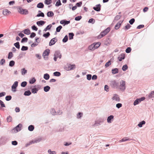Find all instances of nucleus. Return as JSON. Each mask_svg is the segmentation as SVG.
<instances>
[{
	"instance_id": "nucleus-1",
	"label": "nucleus",
	"mask_w": 154,
	"mask_h": 154,
	"mask_svg": "<svg viewBox=\"0 0 154 154\" xmlns=\"http://www.w3.org/2000/svg\"><path fill=\"white\" fill-rule=\"evenodd\" d=\"M106 118L102 117L98 119V120L95 121V124L94 125L96 124L101 125L103 124L104 121H106Z\"/></svg>"
},
{
	"instance_id": "nucleus-2",
	"label": "nucleus",
	"mask_w": 154,
	"mask_h": 154,
	"mask_svg": "<svg viewBox=\"0 0 154 154\" xmlns=\"http://www.w3.org/2000/svg\"><path fill=\"white\" fill-rule=\"evenodd\" d=\"M50 50L49 49H46L43 52L42 56L45 60H47L48 59V56L50 53Z\"/></svg>"
},
{
	"instance_id": "nucleus-3",
	"label": "nucleus",
	"mask_w": 154,
	"mask_h": 154,
	"mask_svg": "<svg viewBox=\"0 0 154 154\" xmlns=\"http://www.w3.org/2000/svg\"><path fill=\"white\" fill-rule=\"evenodd\" d=\"M118 88L122 91H124L125 89V81L122 80L120 82V85L119 86Z\"/></svg>"
},
{
	"instance_id": "nucleus-4",
	"label": "nucleus",
	"mask_w": 154,
	"mask_h": 154,
	"mask_svg": "<svg viewBox=\"0 0 154 154\" xmlns=\"http://www.w3.org/2000/svg\"><path fill=\"white\" fill-rule=\"evenodd\" d=\"M75 68V65L74 64H71L68 63L65 67V69L67 71L73 70Z\"/></svg>"
},
{
	"instance_id": "nucleus-5",
	"label": "nucleus",
	"mask_w": 154,
	"mask_h": 154,
	"mask_svg": "<svg viewBox=\"0 0 154 154\" xmlns=\"http://www.w3.org/2000/svg\"><path fill=\"white\" fill-rule=\"evenodd\" d=\"M110 85L113 88H118L119 87V83L115 80H113L111 82Z\"/></svg>"
},
{
	"instance_id": "nucleus-6",
	"label": "nucleus",
	"mask_w": 154,
	"mask_h": 154,
	"mask_svg": "<svg viewBox=\"0 0 154 154\" xmlns=\"http://www.w3.org/2000/svg\"><path fill=\"white\" fill-rule=\"evenodd\" d=\"M145 99V98L143 97L140 98H137L134 102V105L136 106L140 103L141 101H143Z\"/></svg>"
},
{
	"instance_id": "nucleus-7",
	"label": "nucleus",
	"mask_w": 154,
	"mask_h": 154,
	"mask_svg": "<svg viewBox=\"0 0 154 154\" xmlns=\"http://www.w3.org/2000/svg\"><path fill=\"white\" fill-rule=\"evenodd\" d=\"M18 82L17 81L15 82L11 86L12 91L14 92L16 91V89L18 86Z\"/></svg>"
},
{
	"instance_id": "nucleus-8",
	"label": "nucleus",
	"mask_w": 154,
	"mask_h": 154,
	"mask_svg": "<svg viewBox=\"0 0 154 154\" xmlns=\"http://www.w3.org/2000/svg\"><path fill=\"white\" fill-rule=\"evenodd\" d=\"M101 5L100 4L96 5L95 7H93V9L97 11H100L101 10Z\"/></svg>"
},
{
	"instance_id": "nucleus-9",
	"label": "nucleus",
	"mask_w": 154,
	"mask_h": 154,
	"mask_svg": "<svg viewBox=\"0 0 154 154\" xmlns=\"http://www.w3.org/2000/svg\"><path fill=\"white\" fill-rule=\"evenodd\" d=\"M57 41V38L56 37L52 38L50 41L49 43V45L52 46Z\"/></svg>"
},
{
	"instance_id": "nucleus-10",
	"label": "nucleus",
	"mask_w": 154,
	"mask_h": 154,
	"mask_svg": "<svg viewBox=\"0 0 154 154\" xmlns=\"http://www.w3.org/2000/svg\"><path fill=\"white\" fill-rule=\"evenodd\" d=\"M54 56H57L58 58L60 59L62 57L61 54L59 51H56Z\"/></svg>"
},
{
	"instance_id": "nucleus-11",
	"label": "nucleus",
	"mask_w": 154,
	"mask_h": 154,
	"mask_svg": "<svg viewBox=\"0 0 154 154\" xmlns=\"http://www.w3.org/2000/svg\"><path fill=\"white\" fill-rule=\"evenodd\" d=\"M113 100H115L117 102H119L120 100V98L117 94H115L114 96L112 98Z\"/></svg>"
},
{
	"instance_id": "nucleus-12",
	"label": "nucleus",
	"mask_w": 154,
	"mask_h": 154,
	"mask_svg": "<svg viewBox=\"0 0 154 154\" xmlns=\"http://www.w3.org/2000/svg\"><path fill=\"white\" fill-rule=\"evenodd\" d=\"M114 117V116L113 115H110L109 116L107 119V122L109 123H111Z\"/></svg>"
},
{
	"instance_id": "nucleus-13",
	"label": "nucleus",
	"mask_w": 154,
	"mask_h": 154,
	"mask_svg": "<svg viewBox=\"0 0 154 154\" xmlns=\"http://www.w3.org/2000/svg\"><path fill=\"white\" fill-rule=\"evenodd\" d=\"M46 22L43 20H40L36 22V24L39 26H42Z\"/></svg>"
},
{
	"instance_id": "nucleus-14",
	"label": "nucleus",
	"mask_w": 154,
	"mask_h": 154,
	"mask_svg": "<svg viewBox=\"0 0 154 154\" xmlns=\"http://www.w3.org/2000/svg\"><path fill=\"white\" fill-rule=\"evenodd\" d=\"M122 22L123 21H120L118 23H117L115 26V29H118L120 26L121 24L122 23Z\"/></svg>"
},
{
	"instance_id": "nucleus-15",
	"label": "nucleus",
	"mask_w": 154,
	"mask_h": 154,
	"mask_svg": "<svg viewBox=\"0 0 154 154\" xmlns=\"http://www.w3.org/2000/svg\"><path fill=\"white\" fill-rule=\"evenodd\" d=\"M11 13V12L7 9H4L3 11V14L5 16Z\"/></svg>"
},
{
	"instance_id": "nucleus-16",
	"label": "nucleus",
	"mask_w": 154,
	"mask_h": 154,
	"mask_svg": "<svg viewBox=\"0 0 154 154\" xmlns=\"http://www.w3.org/2000/svg\"><path fill=\"white\" fill-rule=\"evenodd\" d=\"M125 57V55L123 54H122L120 56L118 57V59L119 61H121L122 60L124 59Z\"/></svg>"
},
{
	"instance_id": "nucleus-17",
	"label": "nucleus",
	"mask_w": 154,
	"mask_h": 154,
	"mask_svg": "<svg viewBox=\"0 0 154 154\" xmlns=\"http://www.w3.org/2000/svg\"><path fill=\"white\" fill-rule=\"evenodd\" d=\"M119 72V69L117 68L113 69L112 70V72L113 74H115Z\"/></svg>"
},
{
	"instance_id": "nucleus-18",
	"label": "nucleus",
	"mask_w": 154,
	"mask_h": 154,
	"mask_svg": "<svg viewBox=\"0 0 154 154\" xmlns=\"http://www.w3.org/2000/svg\"><path fill=\"white\" fill-rule=\"evenodd\" d=\"M36 7L38 8H43L44 7V5L42 2H39L37 5Z\"/></svg>"
},
{
	"instance_id": "nucleus-19",
	"label": "nucleus",
	"mask_w": 154,
	"mask_h": 154,
	"mask_svg": "<svg viewBox=\"0 0 154 154\" xmlns=\"http://www.w3.org/2000/svg\"><path fill=\"white\" fill-rule=\"evenodd\" d=\"M103 32H104L103 31L101 32L100 34L97 36L98 38L100 39L106 35L105 33Z\"/></svg>"
},
{
	"instance_id": "nucleus-20",
	"label": "nucleus",
	"mask_w": 154,
	"mask_h": 154,
	"mask_svg": "<svg viewBox=\"0 0 154 154\" xmlns=\"http://www.w3.org/2000/svg\"><path fill=\"white\" fill-rule=\"evenodd\" d=\"M50 113L53 116L57 115V112L54 108H52L51 109Z\"/></svg>"
},
{
	"instance_id": "nucleus-21",
	"label": "nucleus",
	"mask_w": 154,
	"mask_h": 154,
	"mask_svg": "<svg viewBox=\"0 0 154 154\" xmlns=\"http://www.w3.org/2000/svg\"><path fill=\"white\" fill-rule=\"evenodd\" d=\"M94 44H92L90 45L88 47V49L89 50L91 51H94L95 49V47H94Z\"/></svg>"
},
{
	"instance_id": "nucleus-22",
	"label": "nucleus",
	"mask_w": 154,
	"mask_h": 154,
	"mask_svg": "<svg viewBox=\"0 0 154 154\" xmlns=\"http://www.w3.org/2000/svg\"><path fill=\"white\" fill-rule=\"evenodd\" d=\"M50 88H51L49 86L47 85L44 87V91L45 92H47L49 91Z\"/></svg>"
},
{
	"instance_id": "nucleus-23",
	"label": "nucleus",
	"mask_w": 154,
	"mask_h": 154,
	"mask_svg": "<svg viewBox=\"0 0 154 154\" xmlns=\"http://www.w3.org/2000/svg\"><path fill=\"white\" fill-rule=\"evenodd\" d=\"M54 15V13L52 11H49L47 13V16L48 17H52Z\"/></svg>"
},
{
	"instance_id": "nucleus-24",
	"label": "nucleus",
	"mask_w": 154,
	"mask_h": 154,
	"mask_svg": "<svg viewBox=\"0 0 154 154\" xmlns=\"http://www.w3.org/2000/svg\"><path fill=\"white\" fill-rule=\"evenodd\" d=\"M23 31V32L25 34L29 35L30 34V30L28 29H25Z\"/></svg>"
},
{
	"instance_id": "nucleus-25",
	"label": "nucleus",
	"mask_w": 154,
	"mask_h": 154,
	"mask_svg": "<svg viewBox=\"0 0 154 154\" xmlns=\"http://www.w3.org/2000/svg\"><path fill=\"white\" fill-rule=\"evenodd\" d=\"M148 97L149 99L154 97V91L150 92L148 95Z\"/></svg>"
},
{
	"instance_id": "nucleus-26",
	"label": "nucleus",
	"mask_w": 154,
	"mask_h": 154,
	"mask_svg": "<svg viewBox=\"0 0 154 154\" xmlns=\"http://www.w3.org/2000/svg\"><path fill=\"white\" fill-rule=\"evenodd\" d=\"M93 44H94V45H95L94 47H95V49L97 48L101 45V43L100 42L94 43H93Z\"/></svg>"
},
{
	"instance_id": "nucleus-27",
	"label": "nucleus",
	"mask_w": 154,
	"mask_h": 154,
	"mask_svg": "<svg viewBox=\"0 0 154 154\" xmlns=\"http://www.w3.org/2000/svg\"><path fill=\"white\" fill-rule=\"evenodd\" d=\"M21 74L23 75H24L27 72V70L25 68L22 69L21 70Z\"/></svg>"
},
{
	"instance_id": "nucleus-28",
	"label": "nucleus",
	"mask_w": 154,
	"mask_h": 154,
	"mask_svg": "<svg viewBox=\"0 0 154 154\" xmlns=\"http://www.w3.org/2000/svg\"><path fill=\"white\" fill-rule=\"evenodd\" d=\"M44 78L46 80H48L50 78V75L48 73H45L44 75Z\"/></svg>"
},
{
	"instance_id": "nucleus-29",
	"label": "nucleus",
	"mask_w": 154,
	"mask_h": 154,
	"mask_svg": "<svg viewBox=\"0 0 154 154\" xmlns=\"http://www.w3.org/2000/svg\"><path fill=\"white\" fill-rule=\"evenodd\" d=\"M74 36V34L72 32H70L69 33V40L73 39Z\"/></svg>"
},
{
	"instance_id": "nucleus-30",
	"label": "nucleus",
	"mask_w": 154,
	"mask_h": 154,
	"mask_svg": "<svg viewBox=\"0 0 154 154\" xmlns=\"http://www.w3.org/2000/svg\"><path fill=\"white\" fill-rule=\"evenodd\" d=\"M31 94V92L29 90H28L25 91L24 93V95L26 96H29Z\"/></svg>"
},
{
	"instance_id": "nucleus-31",
	"label": "nucleus",
	"mask_w": 154,
	"mask_h": 154,
	"mask_svg": "<svg viewBox=\"0 0 154 154\" xmlns=\"http://www.w3.org/2000/svg\"><path fill=\"white\" fill-rule=\"evenodd\" d=\"M52 25L51 24H49L44 29V31H46L47 30H49L52 27Z\"/></svg>"
},
{
	"instance_id": "nucleus-32",
	"label": "nucleus",
	"mask_w": 154,
	"mask_h": 154,
	"mask_svg": "<svg viewBox=\"0 0 154 154\" xmlns=\"http://www.w3.org/2000/svg\"><path fill=\"white\" fill-rule=\"evenodd\" d=\"M36 88L37 90V92L38 90L42 89V86L40 85H36L34 86Z\"/></svg>"
},
{
	"instance_id": "nucleus-33",
	"label": "nucleus",
	"mask_w": 154,
	"mask_h": 154,
	"mask_svg": "<svg viewBox=\"0 0 154 154\" xmlns=\"http://www.w3.org/2000/svg\"><path fill=\"white\" fill-rule=\"evenodd\" d=\"M36 88L37 90V92L38 90L42 89V86L40 85H36L34 86Z\"/></svg>"
},
{
	"instance_id": "nucleus-34",
	"label": "nucleus",
	"mask_w": 154,
	"mask_h": 154,
	"mask_svg": "<svg viewBox=\"0 0 154 154\" xmlns=\"http://www.w3.org/2000/svg\"><path fill=\"white\" fill-rule=\"evenodd\" d=\"M130 140V139L128 137H125L119 141L120 142Z\"/></svg>"
},
{
	"instance_id": "nucleus-35",
	"label": "nucleus",
	"mask_w": 154,
	"mask_h": 154,
	"mask_svg": "<svg viewBox=\"0 0 154 154\" xmlns=\"http://www.w3.org/2000/svg\"><path fill=\"white\" fill-rule=\"evenodd\" d=\"M50 33L49 32H48L45 33L43 34V36L46 38H47L50 35Z\"/></svg>"
},
{
	"instance_id": "nucleus-36",
	"label": "nucleus",
	"mask_w": 154,
	"mask_h": 154,
	"mask_svg": "<svg viewBox=\"0 0 154 154\" xmlns=\"http://www.w3.org/2000/svg\"><path fill=\"white\" fill-rule=\"evenodd\" d=\"M14 46L17 49H19L20 48V45L19 42H16L14 44Z\"/></svg>"
},
{
	"instance_id": "nucleus-37",
	"label": "nucleus",
	"mask_w": 154,
	"mask_h": 154,
	"mask_svg": "<svg viewBox=\"0 0 154 154\" xmlns=\"http://www.w3.org/2000/svg\"><path fill=\"white\" fill-rule=\"evenodd\" d=\"M68 40V36L67 35H66L62 40V41L64 43L66 42Z\"/></svg>"
},
{
	"instance_id": "nucleus-38",
	"label": "nucleus",
	"mask_w": 154,
	"mask_h": 154,
	"mask_svg": "<svg viewBox=\"0 0 154 154\" xmlns=\"http://www.w3.org/2000/svg\"><path fill=\"white\" fill-rule=\"evenodd\" d=\"M83 116V113L81 112H79L77 114V119H80Z\"/></svg>"
},
{
	"instance_id": "nucleus-39",
	"label": "nucleus",
	"mask_w": 154,
	"mask_h": 154,
	"mask_svg": "<svg viewBox=\"0 0 154 154\" xmlns=\"http://www.w3.org/2000/svg\"><path fill=\"white\" fill-rule=\"evenodd\" d=\"M110 29L109 27H108L106 29H105L103 31V32L105 33L106 35L110 31Z\"/></svg>"
},
{
	"instance_id": "nucleus-40",
	"label": "nucleus",
	"mask_w": 154,
	"mask_h": 154,
	"mask_svg": "<svg viewBox=\"0 0 154 154\" xmlns=\"http://www.w3.org/2000/svg\"><path fill=\"white\" fill-rule=\"evenodd\" d=\"M131 27V26L128 23L127 25L125 26L123 29L126 31L128 29Z\"/></svg>"
},
{
	"instance_id": "nucleus-41",
	"label": "nucleus",
	"mask_w": 154,
	"mask_h": 154,
	"mask_svg": "<svg viewBox=\"0 0 154 154\" xmlns=\"http://www.w3.org/2000/svg\"><path fill=\"white\" fill-rule=\"evenodd\" d=\"M53 75L54 76H59L61 75V73L59 72H54Z\"/></svg>"
},
{
	"instance_id": "nucleus-42",
	"label": "nucleus",
	"mask_w": 154,
	"mask_h": 154,
	"mask_svg": "<svg viewBox=\"0 0 154 154\" xmlns=\"http://www.w3.org/2000/svg\"><path fill=\"white\" fill-rule=\"evenodd\" d=\"M28 14V11L26 9H24L21 13V14L23 15H26Z\"/></svg>"
},
{
	"instance_id": "nucleus-43",
	"label": "nucleus",
	"mask_w": 154,
	"mask_h": 154,
	"mask_svg": "<svg viewBox=\"0 0 154 154\" xmlns=\"http://www.w3.org/2000/svg\"><path fill=\"white\" fill-rule=\"evenodd\" d=\"M62 27L60 25L57 27L56 29V32H59L60 31L61 29L62 28Z\"/></svg>"
},
{
	"instance_id": "nucleus-44",
	"label": "nucleus",
	"mask_w": 154,
	"mask_h": 154,
	"mask_svg": "<svg viewBox=\"0 0 154 154\" xmlns=\"http://www.w3.org/2000/svg\"><path fill=\"white\" fill-rule=\"evenodd\" d=\"M15 64V62L14 60H11L9 62V66L11 67H13Z\"/></svg>"
},
{
	"instance_id": "nucleus-45",
	"label": "nucleus",
	"mask_w": 154,
	"mask_h": 154,
	"mask_svg": "<svg viewBox=\"0 0 154 154\" xmlns=\"http://www.w3.org/2000/svg\"><path fill=\"white\" fill-rule=\"evenodd\" d=\"M36 17H45V14L43 12H41V13H38L36 16Z\"/></svg>"
},
{
	"instance_id": "nucleus-46",
	"label": "nucleus",
	"mask_w": 154,
	"mask_h": 154,
	"mask_svg": "<svg viewBox=\"0 0 154 154\" xmlns=\"http://www.w3.org/2000/svg\"><path fill=\"white\" fill-rule=\"evenodd\" d=\"M128 68V66L126 65H123L122 67V69L123 71H125Z\"/></svg>"
},
{
	"instance_id": "nucleus-47",
	"label": "nucleus",
	"mask_w": 154,
	"mask_h": 154,
	"mask_svg": "<svg viewBox=\"0 0 154 154\" xmlns=\"http://www.w3.org/2000/svg\"><path fill=\"white\" fill-rule=\"evenodd\" d=\"M12 98V97L11 95H8L6 96L5 97L6 100L7 101H10L11 100Z\"/></svg>"
},
{
	"instance_id": "nucleus-48",
	"label": "nucleus",
	"mask_w": 154,
	"mask_h": 154,
	"mask_svg": "<svg viewBox=\"0 0 154 154\" xmlns=\"http://www.w3.org/2000/svg\"><path fill=\"white\" fill-rule=\"evenodd\" d=\"M95 20L93 18L90 19L88 21V23H91L93 24H94L95 23Z\"/></svg>"
},
{
	"instance_id": "nucleus-49",
	"label": "nucleus",
	"mask_w": 154,
	"mask_h": 154,
	"mask_svg": "<svg viewBox=\"0 0 154 154\" xmlns=\"http://www.w3.org/2000/svg\"><path fill=\"white\" fill-rule=\"evenodd\" d=\"M52 3L51 0H45V3L47 5H49Z\"/></svg>"
},
{
	"instance_id": "nucleus-50",
	"label": "nucleus",
	"mask_w": 154,
	"mask_h": 154,
	"mask_svg": "<svg viewBox=\"0 0 154 154\" xmlns=\"http://www.w3.org/2000/svg\"><path fill=\"white\" fill-rule=\"evenodd\" d=\"M28 49V47L23 46L21 48V50L22 51H26Z\"/></svg>"
},
{
	"instance_id": "nucleus-51",
	"label": "nucleus",
	"mask_w": 154,
	"mask_h": 154,
	"mask_svg": "<svg viewBox=\"0 0 154 154\" xmlns=\"http://www.w3.org/2000/svg\"><path fill=\"white\" fill-rule=\"evenodd\" d=\"M14 130V132H15V131H16V132H18L20 130V127H19V126H17Z\"/></svg>"
},
{
	"instance_id": "nucleus-52",
	"label": "nucleus",
	"mask_w": 154,
	"mask_h": 154,
	"mask_svg": "<svg viewBox=\"0 0 154 154\" xmlns=\"http://www.w3.org/2000/svg\"><path fill=\"white\" fill-rule=\"evenodd\" d=\"M61 5V1L60 0H58V1L57 2L55 6L57 7H58Z\"/></svg>"
},
{
	"instance_id": "nucleus-53",
	"label": "nucleus",
	"mask_w": 154,
	"mask_h": 154,
	"mask_svg": "<svg viewBox=\"0 0 154 154\" xmlns=\"http://www.w3.org/2000/svg\"><path fill=\"white\" fill-rule=\"evenodd\" d=\"M36 81V80L34 78H32L29 81V83L30 84H33Z\"/></svg>"
},
{
	"instance_id": "nucleus-54",
	"label": "nucleus",
	"mask_w": 154,
	"mask_h": 154,
	"mask_svg": "<svg viewBox=\"0 0 154 154\" xmlns=\"http://www.w3.org/2000/svg\"><path fill=\"white\" fill-rule=\"evenodd\" d=\"M27 82L26 81H24L21 82V86L22 87H24L27 85Z\"/></svg>"
},
{
	"instance_id": "nucleus-55",
	"label": "nucleus",
	"mask_w": 154,
	"mask_h": 154,
	"mask_svg": "<svg viewBox=\"0 0 154 154\" xmlns=\"http://www.w3.org/2000/svg\"><path fill=\"white\" fill-rule=\"evenodd\" d=\"M41 140V138H38L37 139L35 140H32L31 143H37L38 142H40V141Z\"/></svg>"
},
{
	"instance_id": "nucleus-56",
	"label": "nucleus",
	"mask_w": 154,
	"mask_h": 154,
	"mask_svg": "<svg viewBox=\"0 0 154 154\" xmlns=\"http://www.w3.org/2000/svg\"><path fill=\"white\" fill-rule=\"evenodd\" d=\"M24 9H23L22 7H19L17 8L18 11L19 13L20 14H21L22 11H23Z\"/></svg>"
},
{
	"instance_id": "nucleus-57",
	"label": "nucleus",
	"mask_w": 154,
	"mask_h": 154,
	"mask_svg": "<svg viewBox=\"0 0 154 154\" xmlns=\"http://www.w3.org/2000/svg\"><path fill=\"white\" fill-rule=\"evenodd\" d=\"M13 57V54L11 52H9L8 56V58L9 59H11Z\"/></svg>"
},
{
	"instance_id": "nucleus-58",
	"label": "nucleus",
	"mask_w": 154,
	"mask_h": 154,
	"mask_svg": "<svg viewBox=\"0 0 154 154\" xmlns=\"http://www.w3.org/2000/svg\"><path fill=\"white\" fill-rule=\"evenodd\" d=\"M33 88L31 90L33 94L36 93H37V90L36 88L34 86L33 87Z\"/></svg>"
},
{
	"instance_id": "nucleus-59",
	"label": "nucleus",
	"mask_w": 154,
	"mask_h": 154,
	"mask_svg": "<svg viewBox=\"0 0 154 154\" xmlns=\"http://www.w3.org/2000/svg\"><path fill=\"white\" fill-rule=\"evenodd\" d=\"M111 64L110 60H109L105 64L106 67H107Z\"/></svg>"
},
{
	"instance_id": "nucleus-60",
	"label": "nucleus",
	"mask_w": 154,
	"mask_h": 154,
	"mask_svg": "<svg viewBox=\"0 0 154 154\" xmlns=\"http://www.w3.org/2000/svg\"><path fill=\"white\" fill-rule=\"evenodd\" d=\"M28 38L26 37H24L23 38L21 41V43H23L24 42H26L28 41Z\"/></svg>"
},
{
	"instance_id": "nucleus-61",
	"label": "nucleus",
	"mask_w": 154,
	"mask_h": 154,
	"mask_svg": "<svg viewBox=\"0 0 154 154\" xmlns=\"http://www.w3.org/2000/svg\"><path fill=\"white\" fill-rule=\"evenodd\" d=\"M82 18V17L81 16H78L76 17L75 18V20L76 21H79Z\"/></svg>"
},
{
	"instance_id": "nucleus-62",
	"label": "nucleus",
	"mask_w": 154,
	"mask_h": 154,
	"mask_svg": "<svg viewBox=\"0 0 154 154\" xmlns=\"http://www.w3.org/2000/svg\"><path fill=\"white\" fill-rule=\"evenodd\" d=\"M131 49L130 47H128L126 49L125 52L126 53H130L131 51Z\"/></svg>"
},
{
	"instance_id": "nucleus-63",
	"label": "nucleus",
	"mask_w": 154,
	"mask_h": 154,
	"mask_svg": "<svg viewBox=\"0 0 154 154\" xmlns=\"http://www.w3.org/2000/svg\"><path fill=\"white\" fill-rule=\"evenodd\" d=\"M135 20L134 19L132 18L129 21V22L130 24L132 25L134 22Z\"/></svg>"
},
{
	"instance_id": "nucleus-64",
	"label": "nucleus",
	"mask_w": 154,
	"mask_h": 154,
	"mask_svg": "<svg viewBox=\"0 0 154 154\" xmlns=\"http://www.w3.org/2000/svg\"><path fill=\"white\" fill-rule=\"evenodd\" d=\"M48 152L49 154H56V152L54 151H52L49 149L48 151Z\"/></svg>"
}]
</instances>
